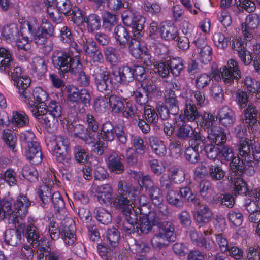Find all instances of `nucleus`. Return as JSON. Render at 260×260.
<instances>
[{
	"label": "nucleus",
	"mask_w": 260,
	"mask_h": 260,
	"mask_svg": "<svg viewBox=\"0 0 260 260\" xmlns=\"http://www.w3.org/2000/svg\"><path fill=\"white\" fill-rule=\"evenodd\" d=\"M158 233L165 238L168 239L169 242H174L176 238L174 224L169 221H164L162 223L157 226Z\"/></svg>",
	"instance_id": "26"
},
{
	"label": "nucleus",
	"mask_w": 260,
	"mask_h": 260,
	"mask_svg": "<svg viewBox=\"0 0 260 260\" xmlns=\"http://www.w3.org/2000/svg\"><path fill=\"white\" fill-rule=\"evenodd\" d=\"M134 72L127 66H123L119 68L117 73L113 72L112 76L114 78L113 83L115 84L121 83L127 85L134 79Z\"/></svg>",
	"instance_id": "13"
},
{
	"label": "nucleus",
	"mask_w": 260,
	"mask_h": 260,
	"mask_svg": "<svg viewBox=\"0 0 260 260\" xmlns=\"http://www.w3.org/2000/svg\"><path fill=\"white\" fill-rule=\"evenodd\" d=\"M250 144L247 139L239 140L236 146V150L237 151L238 155L245 157V161L247 164L251 163V157L250 155Z\"/></svg>",
	"instance_id": "29"
},
{
	"label": "nucleus",
	"mask_w": 260,
	"mask_h": 260,
	"mask_svg": "<svg viewBox=\"0 0 260 260\" xmlns=\"http://www.w3.org/2000/svg\"><path fill=\"white\" fill-rule=\"evenodd\" d=\"M160 33L162 38L168 41L175 40L178 35L176 27L173 24L167 22L161 24Z\"/></svg>",
	"instance_id": "32"
},
{
	"label": "nucleus",
	"mask_w": 260,
	"mask_h": 260,
	"mask_svg": "<svg viewBox=\"0 0 260 260\" xmlns=\"http://www.w3.org/2000/svg\"><path fill=\"white\" fill-rule=\"evenodd\" d=\"M14 67V59L12 51L4 47H0V71L8 73Z\"/></svg>",
	"instance_id": "15"
},
{
	"label": "nucleus",
	"mask_w": 260,
	"mask_h": 260,
	"mask_svg": "<svg viewBox=\"0 0 260 260\" xmlns=\"http://www.w3.org/2000/svg\"><path fill=\"white\" fill-rule=\"evenodd\" d=\"M149 142L153 151L160 157L164 156L167 153V149L162 141L154 136H150Z\"/></svg>",
	"instance_id": "37"
},
{
	"label": "nucleus",
	"mask_w": 260,
	"mask_h": 260,
	"mask_svg": "<svg viewBox=\"0 0 260 260\" xmlns=\"http://www.w3.org/2000/svg\"><path fill=\"white\" fill-rule=\"evenodd\" d=\"M104 51L107 61L112 64H116L119 62L120 56L117 49L109 46L106 47Z\"/></svg>",
	"instance_id": "54"
},
{
	"label": "nucleus",
	"mask_w": 260,
	"mask_h": 260,
	"mask_svg": "<svg viewBox=\"0 0 260 260\" xmlns=\"http://www.w3.org/2000/svg\"><path fill=\"white\" fill-rule=\"evenodd\" d=\"M21 173L22 177L26 178L30 182H35L38 179V173L36 169L31 166H24Z\"/></svg>",
	"instance_id": "53"
},
{
	"label": "nucleus",
	"mask_w": 260,
	"mask_h": 260,
	"mask_svg": "<svg viewBox=\"0 0 260 260\" xmlns=\"http://www.w3.org/2000/svg\"><path fill=\"white\" fill-rule=\"evenodd\" d=\"M24 235L27 241L30 243L34 247L39 246L38 243L40 236L36 226L32 223H29L27 226L25 225Z\"/></svg>",
	"instance_id": "31"
},
{
	"label": "nucleus",
	"mask_w": 260,
	"mask_h": 260,
	"mask_svg": "<svg viewBox=\"0 0 260 260\" xmlns=\"http://www.w3.org/2000/svg\"><path fill=\"white\" fill-rule=\"evenodd\" d=\"M173 181L176 183L183 182L185 179V173L178 165H170L168 168Z\"/></svg>",
	"instance_id": "48"
},
{
	"label": "nucleus",
	"mask_w": 260,
	"mask_h": 260,
	"mask_svg": "<svg viewBox=\"0 0 260 260\" xmlns=\"http://www.w3.org/2000/svg\"><path fill=\"white\" fill-rule=\"evenodd\" d=\"M108 103L111 111L115 114L122 112L125 108L124 100L116 95H111L109 98Z\"/></svg>",
	"instance_id": "36"
},
{
	"label": "nucleus",
	"mask_w": 260,
	"mask_h": 260,
	"mask_svg": "<svg viewBox=\"0 0 260 260\" xmlns=\"http://www.w3.org/2000/svg\"><path fill=\"white\" fill-rule=\"evenodd\" d=\"M32 109L33 115L41 120L49 132L56 129L58 125V118L61 116L62 108L59 103L51 101L47 107L46 105H40L38 108L34 107Z\"/></svg>",
	"instance_id": "1"
},
{
	"label": "nucleus",
	"mask_w": 260,
	"mask_h": 260,
	"mask_svg": "<svg viewBox=\"0 0 260 260\" xmlns=\"http://www.w3.org/2000/svg\"><path fill=\"white\" fill-rule=\"evenodd\" d=\"M93 214L96 219L103 224L108 225L112 221L111 213L103 207H96Z\"/></svg>",
	"instance_id": "45"
},
{
	"label": "nucleus",
	"mask_w": 260,
	"mask_h": 260,
	"mask_svg": "<svg viewBox=\"0 0 260 260\" xmlns=\"http://www.w3.org/2000/svg\"><path fill=\"white\" fill-rule=\"evenodd\" d=\"M79 43L82 46L83 49L87 56L89 55L97 50L99 48L96 43L92 38L82 35L79 39Z\"/></svg>",
	"instance_id": "35"
},
{
	"label": "nucleus",
	"mask_w": 260,
	"mask_h": 260,
	"mask_svg": "<svg viewBox=\"0 0 260 260\" xmlns=\"http://www.w3.org/2000/svg\"><path fill=\"white\" fill-rule=\"evenodd\" d=\"M51 59L53 66L59 72L64 73L72 71L74 61L80 62L78 55H74L73 53L59 50L53 53Z\"/></svg>",
	"instance_id": "3"
},
{
	"label": "nucleus",
	"mask_w": 260,
	"mask_h": 260,
	"mask_svg": "<svg viewBox=\"0 0 260 260\" xmlns=\"http://www.w3.org/2000/svg\"><path fill=\"white\" fill-rule=\"evenodd\" d=\"M32 70L40 76H42L47 71V66L44 59L40 56L33 58Z\"/></svg>",
	"instance_id": "60"
},
{
	"label": "nucleus",
	"mask_w": 260,
	"mask_h": 260,
	"mask_svg": "<svg viewBox=\"0 0 260 260\" xmlns=\"http://www.w3.org/2000/svg\"><path fill=\"white\" fill-rule=\"evenodd\" d=\"M61 236L64 243L73 245L76 240V227L74 221L70 217H66L60 223Z\"/></svg>",
	"instance_id": "8"
},
{
	"label": "nucleus",
	"mask_w": 260,
	"mask_h": 260,
	"mask_svg": "<svg viewBox=\"0 0 260 260\" xmlns=\"http://www.w3.org/2000/svg\"><path fill=\"white\" fill-rule=\"evenodd\" d=\"M11 121L14 125L19 127L27 126L29 124L28 117L23 111H14Z\"/></svg>",
	"instance_id": "50"
},
{
	"label": "nucleus",
	"mask_w": 260,
	"mask_h": 260,
	"mask_svg": "<svg viewBox=\"0 0 260 260\" xmlns=\"http://www.w3.org/2000/svg\"><path fill=\"white\" fill-rule=\"evenodd\" d=\"M73 68L70 73L77 76V82L78 85L81 87H87L90 84L89 76L82 70V64L80 62L74 61Z\"/></svg>",
	"instance_id": "18"
},
{
	"label": "nucleus",
	"mask_w": 260,
	"mask_h": 260,
	"mask_svg": "<svg viewBox=\"0 0 260 260\" xmlns=\"http://www.w3.org/2000/svg\"><path fill=\"white\" fill-rule=\"evenodd\" d=\"M128 48L132 54V55L136 58H143V56L146 55L147 58L149 59V55L146 54V52H143L141 48L140 42L137 39L134 38H130L128 43Z\"/></svg>",
	"instance_id": "34"
},
{
	"label": "nucleus",
	"mask_w": 260,
	"mask_h": 260,
	"mask_svg": "<svg viewBox=\"0 0 260 260\" xmlns=\"http://www.w3.org/2000/svg\"><path fill=\"white\" fill-rule=\"evenodd\" d=\"M20 140L24 148L38 143L34 133L30 131H25L20 133Z\"/></svg>",
	"instance_id": "49"
},
{
	"label": "nucleus",
	"mask_w": 260,
	"mask_h": 260,
	"mask_svg": "<svg viewBox=\"0 0 260 260\" xmlns=\"http://www.w3.org/2000/svg\"><path fill=\"white\" fill-rule=\"evenodd\" d=\"M112 206L117 209H124L132 207L133 200L128 199L127 195H117L111 202Z\"/></svg>",
	"instance_id": "43"
},
{
	"label": "nucleus",
	"mask_w": 260,
	"mask_h": 260,
	"mask_svg": "<svg viewBox=\"0 0 260 260\" xmlns=\"http://www.w3.org/2000/svg\"><path fill=\"white\" fill-rule=\"evenodd\" d=\"M32 202L24 195L19 194L16 199V202L14 204L15 212H16V218L22 219L28 213V208L31 206Z\"/></svg>",
	"instance_id": "14"
},
{
	"label": "nucleus",
	"mask_w": 260,
	"mask_h": 260,
	"mask_svg": "<svg viewBox=\"0 0 260 260\" xmlns=\"http://www.w3.org/2000/svg\"><path fill=\"white\" fill-rule=\"evenodd\" d=\"M74 154L76 160L80 164H84L88 158V153L86 150L80 145L75 146L74 148Z\"/></svg>",
	"instance_id": "61"
},
{
	"label": "nucleus",
	"mask_w": 260,
	"mask_h": 260,
	"mask_svg": "<svg viewBox=\"0 0 260 260\" xmlns=\"http://www.w3.org/2000/svg\"><path fill=\"white\" fill-rule=\"evenodd\" d=\"M114 37L121 47H125L131 38L127 29L121 25H117L114 28Z\"/></svg>",
	"instance_id": "28"
},
{
	"label": "nucleus",
	"mask_w": 260,
	"mask_h": 260,
	"mask_svg": "<svg viewBox=\"0 0 260 260\" xmlns=\"http://www.w3.org/2000/svg\"><path fill=\"white\" fill-rule=\"evenodd\" d=\"M84 21L86 23L89 32L98 30L101 27V18L98 14H90L84 18Z\"/></svg>",
	"instance_id": "39"
},
{
	"label": "nucleus",
	"mask_w": 260,
	"mask_h": 260,
	"mask_svg": "<svg viewBox=\"0 0 260 260\" xmlns=\"http://www.w3.org/2000/svg\"><path fill=\"white\" fill-rule=\"evenodd\" d=\"M146 191L155 206L159 207L161 205L163 198L161 190L158 186L154 185L148 188Z\"/></svg>",
	"instance_id": "46"
},
{
	"label": "nucleus",
	"mask_w": 260,
	"mask_h": 260,
	"mask_svg": "<svg viewBox=\"0 0 260 260\" xmlns=\"http://www.w3.org/2000/svg\"><path fill=\"white\" fill-rule=\"evenodd\" d=\"M245 161V160L244 161L243 160H240L239 157H234L230 164V169L232 171L231 176H240L246 166L247 165L249 166L248 164L246 165Z\"/></svg>",
	"instance_id": "44"
},
{
	"label": "nucleus",
	"mask_w": 260,
	"mask_h": 260,
	"mask_svg": "<svg viewBox=\"0 0 260 260\" xmlns=\"http://www.w3.org/2000/svg\"><path fill=\"white\" fill-rule=\"evenodd\" d=\"M123 24L131 27L135 35H139L144 28L145 18L130 9L123 10L121 12Z\"/></svg>",
	"instance_id": "5"
},
{
	"label": "nucleus",
	"mask_w": 260,
	"mask_h": 260,
	"mask_svg": "<svg viewBox=\"0 0 260 260\" xmlns=\"http://www.w3.org/2000/svg\"><path fill=\"white\" fill-rule=\"evenodd\" d=\"M98 201L101 204L110 202L112 198L113 189L109 184H104L95 187Z\"/></svg>",
	"instance_id": "24"
},
{
	"label": "nucleus",
	"mask_w": 260,
	"mask_h": 260,
	"mask_svg": "<svg viewBox=\"0 0 260 260\" xmlns=\"http://www.w3.org/2000/svg\"><path fill=\"white\" fill-rule=\"evenodd\" d=\"M49 248L40 246L38 250L40 253L38 257L39 260H60V255L57 251H48Z\"/></svg>",
	"instance_id": "47"
},
{
	"label": "nucleus",
	"mask_w": 260,
	"mask_h": 260,
	"mask_svg": "<svg viewBox=\"0 0 260 260\" xmlns=\"http://www.w3.org/2000/svg\"><path fill=\"white\" fill-rule=\"evenodd\" d=\"M174 124L177 128L176 135L178 138L182 140H187L192 137L194 129L190 125L185 123L183 114L175 116Z\"/></svg>",
	"instance_id": "11"
},
{
	"label": "nucleus",
	"mask_w": 260,
	"mask_h": 260,
	"mask_svg": "<svg viewBox=\"0 0 260 260\" xmlns=\"http://www.w3.org/2000/svg\"><path fill=\"white\" fill-rule=\"evenodd\" d=\"M59 31L61 40L64 43L71 44L72 47L76 50L75 47L77 46V44L73 41V36L70 27L63 26L60 28Z\"/></svg>",
	"instance_id": "56"
},
{
	"label": "nucleus",
	"mask_w": 260,
	"mask_h": 260,
	"mask_svg": "<svg viewBox=\"0 0 260 260\" xmlns=\"http://www.w3.org/2000/svg\"><path fill=\"white\" fill-rule=\"evenodd\" d=\"M142 85L144 86L142 89V91L141 90L136 91L134 94L136 102L137 104L141 106H144L145 107L147 105L146 104L149 101L148 93L152 92L155 90H156V95H160L161 92L158 88L155 85L153 84V82L152 81H144L142 83Z\"/></svg>",
	"instance_id": "9"
},
{
	"label": "nucleus",
	"mask_w": 260,
	"mask_h": 260,
	"mask_svg": "<svg viewBox=\"0 0 260 260\" xmlns=\"http://www.w3.org/2000/svg\"><path fill=\"white\" fill-rule=\"evenodd\" d=\"M199 192L200 195L207 201H211L214 195L211 183L207 180L201 181L199 185Z\"/></svg>",
	"instance_id": "38"
},
{
	"label": "nucleus",
	"mask_w": 260,
	"mask_h": 260,
	"mask_svg": "<svg viewBox=\"0 0 260 260\" xmlns=\"http://www.w3.org/2000/svg\"><path fill=\"white\" fill-rule=\"evenodd\" d=\"M212 180L219 181L222 180L225 175V172L219 165H211L208 167V174Z\"/></svg>",
	"instance_id": "51"
},
{
	"label": "nucleus",
	"mask_w": 260,
	"mask_h": 260,
	"mask_svg": "<svg viewBox=\"0 0 260 260\" xmlns=\"http://www.w3.org/2000/svg\"><path fill=\"white\" fill-rule=\"evenodd\" d=\"M152 223L149 218V215L146 216H139V220L135 226V232L139 234H148L151 231Z\"/></svg>",
	"instance_id": "33"
},
{
	"label": "nucleus",
	"mask_w": 260,
	"mask_h": 260,
	"mask_svg": "<svg viewBox=\"0 0 260 260\" xmlns=\"http://www.w3.org/2000/svg\"><path fill=\"white\" fill-rule=\"evenodd\" d=\"M67 92L69 102L76 104L82 103L86 106L90 105V95L86 89L79 90L76 87L72 86L68 88Z\"/></svg>",
	"instance_id": "10"
},
{
	"label": "nucleus",
	"mask_w": 260,
	"mask_h": 260,
	"mask_svg": "<svg viewBox=\"0 0 260 260\" xmlns=\"http://www.w3.org/2000/svg\"><path fill=\"white\" fill-rule=\"evenodd\" d=\"M243 112L244 118L241 119V122L247 124L252 131L253 126L257 123V110L255 106L253 103H249Z\"/></svg>",
	"instance_id": "16"
},
{
	"label": "nucleus",
	"mask_w": 260,
	"mask_h": 260,
	"mask_svg": "<svg viewBox=\"0 0 260 260\" xmlns=\"http://www.w3.org/2000/svg\"><path fill=\"white\" fill-rule=\"evenodd\" d=\"M179 196L178 192L174 188L167 192L166 200L171 205L181 208L184 205V203L182 200L179 199Z\"/></svg>",
	"instance_id": "52"
},
{
	"label": "nucleus",
	"mask_w": 260,
	"mask_h": 260,
	"mask_svg": "<svg viewBox=\"0 0 260 260\" xmlns=\"http://www.w3.org/2000/svg\"><path fill=\"white\" fill-rule=\"evenodd\" d=\"M73 132L76 137L82 139L86 144H90L94 143V132H90L83 125H74Z\"/></svg>",
	"instance_id": "19"
},
{
	"label": "nucleus",
	"mask_w": 260,
	"mask_h": 260,
	"mask_svg": "<svg viewBox=\"0 0 260 260\" xmlns=\"http://www.w3.org/2000/svg\"><path fill=\"white\" fill-rule=\"evenodd\" d=\"M16 229H8L5 232V242L9 245L16 246L21 242L22 232H24L25 225L19 222L18 218L13 220Z\"/></svg>",
	"instance_id": "7"
},
{
	"label": "nucleus",
	"mask_w": 260,
	"mask_h": 260,
	"mask_svg": "<svg viewBox=\"0 0 260 260\" xmlns=\"http://www.w3.org/2000/svg\"><path fill=\"white\" fill-rule=\"evenodd\" d=\"M217 118L220 124L225 127L232 126L236 121L234 112L228 106H224L219 110Z\"/></svg>",
	"instance_id": "17"
},
{
	"label": "nucleus",
	"mask_w": 260,
	"mask_h": 260,
	"mask_svg": "<svg viewBox=\"0 0 260 260\" xmlns=\"http://www.w3.org/2000/svg\"><path fill=\"white\" fill-rule=\"evenodd\" d=\"M101 134L105 140L112 141L115 139V129L111 122L107 121L103 124Z\"/></svg>",
	"instance_id": "57"
},
{
	"label": "nucleus",
	"mask_w": 260,
	"mask_h": 260,
	"mask_svg": "<svg viewBox=\"0 0 260 260\" xmlns=\"http://www.w3.org/2000/svg\"><path fill=\"white\" fill-rule=\"evenodd\" d=\"M131 144L134 147L133 149L137 153L142 154L146 149L143 139L139 136L134 135L132 136Z\"/></svg>",
	"instance_id": "63"
},
{
	"label": "nucleus",
	"mask_w": 260,
	"mask_h": 260,
	"mask_svg": "<svg viewBox=\"0 0 260 260\" xmlns=\"http://www.w3.org/2000/svg\"><path fill=\"white\" fill-rule=\"evenodd\" d=\"M231 184L234 185V193L240 195H246L247 187L243 179L240 176H230Z\"/></svg>",
	"instance_id": "42"
},
{
	"label": "nucleus",
	"mask_w": 260,
	"mask_h": 260,
	"mask_svg": "<svg viewBox=\"0 0 260 260\" xmlns=\"http://www.w3.org/2000/svg\"><path fill=\"white\" fill-rule=\"evenodd\" d=\"M120 238V233L117 229L113 228L107 230V239L111 247L117 246Z\"/></svg>",
	"instance_id": "64"
},
{
	"label": "nucleus",
	"mask_w": 260,
	"mask_h": 260,
	"mask_svg": "<svg viewBox=\"0 0 260 260\" xmlns=\"http://www.w3.org/2000/svg\"><path fill=\"white\" fill-rule=\"evenodd\" d=\"M10 71L11 72L10 76L12 80L14 81V85L16 86L18 93H19L20 88H24L23 86H25L24 84H21V82L25 84L24 81L26 80V79H30V78L28 77H23L21 76L22 70L19 67H15L14 66L10 70Z\"/></svg>",
	"instance_id": "30"
},
{
	"label": "nucleus",
	"mask_w": 260,
	"mask_h": 260,
	"mask_svg": "<svg viewBox=\"0 0 260 260\" xmlns=\"http://www.w3.org/2000/svg\"><path fill=\"white\" fill-rule=\"evenodd\" d=\"M92 75L96 89L99 92L104 93L112 90L114 78L106 68L104 66L95 67Z\"/></svg>",
	"instance_id": "4"
},
{
	"label": "nucleus",
	"mask_w": 260,
	"mask_h": 260,
	"mask_svg": "<svg viewBox=\"0 0 260 260\" xmlns=\"http://www.w3.org/2000/svg\"><path fill=\"white\" fill-rule=\"evenodd\" d=\"M164 104L171 111V114L178 115L179 111V102L175 92L164 93Z\"/></svg>",
	"instance_id": "25"
},
{
	"label": "nucleus",
	"mask_w": 260,
	"mask_h": 260,
	"mask_svg": "<svg viewBox=\"0 0 260 260\" xmlns=\"http://www.w3.org/2000/svg\"><path fill=\"white\" fill-rule=\"evenodd\" d=\"M25 149L26 156L32 164L37 165L42 162L43 155L39 143L31 145Z\"/></svg>",
	"instance_id": "21"
},
{
	"label": "nucleus",
	"mask_w": 260,
	"mask_h": 260,
	"mask_svg": "<svg viewBox=\"0 0 260 260\" xmlns=\"http://www.w3.org/2000/svg\"><path fill=\"white\" fill-rule=\"evenodd\" d=\"M207 138L215 143V145L219 147L225 146L227 137L225 133L222 131L220 127H214L209 131Z\"/></svg>",
	"instance_id": "23"
},
{
	"label": "nucleus",
	"mask_w": 260,
	"mask_h": 260,
	"mask_svg": "<svg viewBox=\"0 0 260 260\" xmlns=\"http://www.w3.org/2000/svg\"><path fill=\"white\" fill-rule=\"evenodd\" d=\"M144 114L145 119L149 123L156 124L158 120V115L154 108L149 105L144 108Z\"/></svg>",
	"instance_id": "59"
},
{
	"label": "nucleus",
	"mask_w": 260,
	"mask_h": 260,
	"mask_svg": "<svg viewBox=\"0 0 260 260\" xmlns=\"http://www.w3.org/2000/svg\"><path fill=\"white\" fill-rule=\"evenodd\" d=\"M51 200L56 211L58 213L62 212L63 215H64L66 213L65 210V204L59 192H55L53 193Z\"/></svg>",
	"instance_id": "58"
},
{
	"label": "nucleus",
	"mask_w": 260,
	"mask_h": 260,
	"mask_svg": "<svg viewBox=\"0 0 260 260\" xmlns=\"http://www.w3.org/2000/svg\"><path fill=\"white\" fill-rule=\"evenodd\" d=\"M19 30L16 24L12 23L5 25L2 30V37L7 42H12L17 39Z\"/></svg>",
	"instance_id": "40"
},
{
	"label": "nucleus",
	"mask_w": 260,
	"mask_h": 260,
	"mask_svg": "<svg viewBox=\"0 0 260 260\" xmlns=\"http://www.w3.org/2000/svg\"><path fill=\"white\" fill-rule=\"evenodd\" d=\"M169 63L171 73L175 76H179L181 71L184 68L182 59L180 58H173L170 60Z\"/></svg>",
	"instance_id": "62"
},
{
	"label": "nucleus",
	"mask_w": 260,
	"mask_h": 260,
	"mask_svg": "<svg viewBox=\"0 0 260 260\" xmlns=\"http://www.w3.org/2000/svg\"><path fill=\"white\" fill-rule=\"evenodd\" d=\"M107 164L109 170L115 174H120L124 171L121 156L116 153H112L108 156Z\"/></svg>",
	"instance_id": "20"
},
{
	"label": "nucleus",
	"mask_w": 260,
	"mask_h": 260,
	"mask_svg": "<svg viewBox=\"0 0 260 260\" xmlns=\"http://www.w3.org/2000/svg\"><path fill=\"white\" fill-rule=\"evenodd\" d=\"M241 83L243 87L245 88L249 94H253L260 92V83L249 76L244 78Z\"/></svg>",
	"instance_id": "41"
},
{
	"label": "nucleus",
	"mask_w": 260,
	"mask_h": 260,
	"mask_svg": "<svg viewBox=\"0 0 260 260\" xmlns=\"http://www.w3.org/2000/svg\"><path fill=\"white\" fill-rule=\"evenodd\" d=\"M183 111V117L184 118V120L187 119L188 121L193 122L197 119L199 115L196 105L190 99L186 100Z\"/></svg>",
	"instance_id": "27"
},
{
	"label": "nucleus",
	"mask_w": 260,
	"mask_h": 260,
	"mask_svg": "<svg viewBox=\"0 0 260 260\" xmlns=\"http://www.w3.org/2000/svg\"><path fill=\"white\" fill-rule=\"evenodd\" d=\"M53 143L54 145L53 151L54 155L56 156V160L59 162L64 164L67 159L68 140L61 136H57Z\"/></svg>",
	"instance_id": "12"
},
{
	"label": "nucleus",
	"mask_w": 260,
	"mask_h": 260,
	"mask_svg": "<svg viewBox=\"0 0 260 260\" xmlns=\"http://www.w3.org/2000/svg\"><path fill=\"white\" fill-rule=\"evenodd\" d=\"M220 72L222 80L228 85H232L234 80L237 82L241 78L238 63L233 59L229 60L226 66H223L220 69Z\"/></svg>",
	"instance_id": "6"
},
{
	"label": "nucleus",
	"mask_w": 260,
	"mask_h": 260,
	"mask_svg": "<svg viewBox=\"0 0 260 260\" xmlns=\"http://www.w3.org/2000/svg\"><path fill=\"white\" fill-rule=\"evenodd\" d=\"M213 214L211 210L206 206H202L199 211L194 214V219L197 224L203 226L211 219Z\"/></svg>",
	"instance_id": "22"
},
{
	"label": "nucleus",
	"mask_w": 260,
	"mask_h": 260,
	"mask_svg": "<svg viewBox=\"0 0 260 260\" xmlns=\"http://www.w3.org/2000/svg\"><path fill=\"white\" fill-rule=\"evenodd\" d=\"M24 83V88L20 89V98L27 104L29 109L32 112L31 109L34 107L38 108L40 105H45L44 102L47 100L48 94L41 87H36L32 91L29 87L30 79H26Z\"/></svg>",
	"instance_id": "2"
},
{
	"label": "nucleus",
	"mask_w": 260,
	"mask_h": 260,
	"mask_svg": "<svg viewBox=\"0 0 260 260\" xmlns=\"http://www.w3.org/2000/svg\"><path fill=\"white\" fill-rule=\"evenodd\" d=\"M53 0H45L44 3L46 10L52 20L57 23L60 21V12L52 5Z\"/></svg>",
	"instance_id": "55"
}]
</instances>
